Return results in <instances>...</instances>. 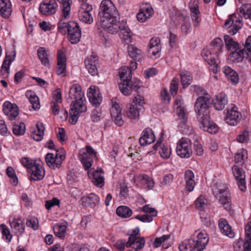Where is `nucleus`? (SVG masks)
Returning a JSON list of instances; mask_svg holds the SVG:
<instances>
[{
  "label": "nucleus",
  "mask_w": 251,
  "mask_h": 251,
  "mask_svg": "<svg viewBox=\"0 0 251 251\" xmlns=\"http://www.w3.org/2000/svg\"><path fill=\"white\" fill-rule=\"evenodd\" d=\"M136 63L134 61H130V68L127 66L122 67L119 70L120 81L119 87L121 92L125 96L130 95L133 90H137L141 85L139 80L131 79V70L136 69Z\"/></svg>",
  "instance_id": "nucleus-1"
},
{
  "label": "nucleus",
  "mask_w": 251,
  "mask_h": 251,
  "mask_svg": "<svg viewBox=\"0 0 251 251\" xmlns=\"http://www.w3.org/2000/svg\"><path fill=\"white\" fill-rule=\"evenodd\" d=\"M209 241L205 231H201L185 240L179 246L180 251H201L205 249Z\"/></svg>",
  "instance_id": "nucleus-2"
},
{
  "label": "nucleus",
  "mask_w": 251,
  "mask_h": 251,
  "mask_svg": "<svg viewBox=\"0 0 251 251\" xmlns=\"http://www.w3.org/2000/svg\"><path fill=\"white\" fill-rule=\"evenodd\" d=\"M100 19L102 28L119 19L118 10L111 0H103L100 5Z\"/></svg>",
  "instance_id": "nucleus-3"
},
{
  "label": "nucleus",
  "mask_w": 251,
  "mask_h": 251,
  "mask_svg": "<svg viewBox=\"0 0 251 251\" xmlns=\"http://www.w3.org/2000/svg\"><path fill=\"white\" fill-rule=\"evenodd\" d=\"M212 101L210 95L206 92L204 93V95L197 98L195 106V111L197 114V119H199V117L203 118L208 116L207 114V111L212 104Z\"/></svg>",
  "instance_id": "nucleus-4"
},
{
  "label": "nucleus",
  "mask_w": 251,
  "mask_h": 251,
  "mask_svg": "<svg viewBox=\"0 0 251 251\" xmlns=\"http://www.w3.org/2000/svg\"><path fill=\"white\" fill-rule=\"evenodd\" d=\"M60 4L62 18L58 25L59 32L62 33L66 32V28L68 29V24L65 20L69 19L70 17L71 6L72 3L71 0H57Z\"/></svg>",
  "instance_id": "nucleus-5"
},
{
  "label": "nucleus",
  "mask_w": 251,
  "mask_h": 251,
  "mask_svg": "<svg viewBox=\"0 0 251 251\" xmlns=\"http://www.w3.org/2000/svg\"><path fill=\"white\" fill-rule=\"evenodd\" d=\"M96 154L97 152L90 146H87L85 149L79 150L78 159L85 170H89L91 168L93 158L96 157Z\"/></svg>",
  "instance_id": "nucleus-6"
},
{
  "label": "nucleus",
  "mask_w": 251,
  "mask_h": 251,
  "mask_svg": "<svg viewBox=\"0 0 251 251\" xmlns=\"http://www.w3.org/2000/svg\"><path fill=\"white\" fill-rule=\"evenodd\" d=\"M176 151L177 155L181 158H189L192 154V143L187 138H181L177 143Z\"/></svg>",
  "instance_id": "nucleus-7"
},
{
  "label": "nucleus",
  "mask_w": 251,
  "mask_h": 251,
  "mask_svg": "<svg viewBox=\"0 0 251 251\" xmlns=\"http://www.w3.org/2000/svg\"><path fill=\"white\" fill-rule=\"evenodd\" d=\"M241 119L242 114L238 107L234 104H231L226 109V116L225 117L226 123L230 126H234L240 123Z\"/></svg>",
  "instance_id": "nucleus-8"
},
{
  "label": "nucleus",
  "mask_w": 251,
  "mask_h": 251,
  "mask_svg": "<svg viewBox=\"0 0 251 251\" xmlns=\"http://www.w3.org/2000/svg\"><path fill=\"white\" fill-rule=\"evenodd\" d=\"M68 40L72 44L77 43L80 41L81 31L77 23L74 21L68 24Z\"/></svg>",
  "instance_id": "nucleus-9"
},
{
  "label": "nucleus",
  "mask_w": 251,
  "mask_h": 251,
  "mask_svg": "<svg viewBox=\"0 0 251 251\" xmlns=\"http://www.w3.org/2000/svg\"><path fill=\"white\" fill-rule=\"evenodd\" d=\"M92 9L91 5L82 2L78 13L79 20L85 24H91L93 22V18L90 14Z\"/></svg>",
  "instance_id": "nucleus-10"
},
{
  "label": "nucleus",
  "mask_w": 251,
  "mask_h": 251,
  "mask_svg": "<svg viewBox=\"0 0 251 251\" xmlns=\"http://www.w3.org/2000/svg\"><path fill=\"white\" fill-rule=\"evenodd\" d=\"M65 155L63 153L56 152L54 156L53 153H48L45 156V160L47 164L51 168H59L65 159Z\"/></svg>",
  "instance_id": "nucleus-11"
},
{
  "label": "nucleus",
  "mask_w": 251,
  "mask_h": 251,
  "mask_svg": "<svg viewBox=\"0 0 251 251\" xmlns=\"http://www.w3.org/2000/svg\"><path fill=\"white\" fill-rule=\"evenodd\" d=\"M57 0H45L40 4L39 10L42 14L46 16L52 15L56 12L58 7Z\"/></svg>",
  "instance_id": "nucleus-12"
},
{
  "label": "nucleus",
  "mask_w": 251,
  "mask_h": 251,
  "mask_svg": "<svg viewBox=\"0 0 251 251\" xmlns=\"http://www.w3.org/2000/svg\"><path fill=\"white\" fill-rule=\"evenodd\" d=\"M217 197L219 198V202L222 205L225 209L229 210L231 205L230 194L226 187L220 189L216 194Z\"/></svg>",
  "instance_id": "nucleus-13"
},
{
  "label": "nucleus",
  "mask_w": 251,
  "mask_h": 251,
  "mask_svg": "<svg viewBox=\"0 0 251 251\" xmlns=\"http://www.w3.org/2000/svg\"><path fill=\"white\" fill-rule=\"evenodd\" d=\"M88 97L90 102L92 105L97 107L101 104L102 100L101 94L99 88L95 86H92L89 88Z\"/></svg>",
  "instance_id": "nucleus-14"
},
{
  "label": "nucleus",
  "mask_w": 251,
  "mask_h": 251,
  "mask_svg": "<svg viewBox=\"0 0 251 251\" xmlns=\"http://www.w3.org/2000/svg\"><path fill=\"white\" fill-rule=\"evenodd\" d=\"M233 176L237 181L238 188L242 192H245L246 190L245 182V175L242 169L237 166H234L232 168Z\"/></svg>",
  "instance_id": "nucleus-15"
},
{
  "label": "nucleus",
  "mask_w": 251,
  "mask_h": 251,
  "mask_svg": "<svg viewBox=\"0 0 251 251\" xmlns=\"http://www.w3.org/2000/svg\"><path fill=\"white\" fill-rule=\"evenodd\" d=\"M198 120L200 122L201 128L203 131H207L210 134H216L218 132V126L215 123L209 121L208 116L203 118L199 117Z\"/></svg>",
  "instance_id": "nucleus-16"
},
{
  "label": "nucleus",
  "mask_w": 251,
  "mask_h": 251,
  "mask_svg": "<svg viewBox=\"0 0 251 251\" xmlns=\"http://www.w3.org/2000/svg\"><path fill=\"white\" fill-rule=\"evenodd\" d=\"M234 18L235 14L230 15L225 23V27L229 28L228 32L232 35L236 34L242 25L240 19L235 20Z\"/></svg>",
  "instance_id": "nucleus-17"
},
{
  "label": "nucleus",
  "mask_w": 251,
  "mask_h": 251,
  "mask_svg": "<svg viewBox=\"0 0 251 251\" xmlns=\"http://www.w3.org/2000/svg\"><path fill=\"white\" fill-rule=\"evenodd\" d=\"M118 20L113 22H110L107 25V27H104L103 28L108 32L114 34L120 31V33L125 30H129L128 27L126 25V22L123 20L121 22L118 23Z\"/></svg>",
  "instance_id": "nucleus-18"
},
{
  "label": "nucleus",
  "mask_w": 251,
  "mask_h": 251,
  "mask_svg": "<svg viewBox=\"0 0 251 251\" xmlns=\"http://www.w3.org/2000/svg\"><path fill=\"white\" fill-rule=\"evenodd\" d=\"M3 111L10 120H14L19 115L18 106L8 101L4 102L3 104Z\"/></svg>",
  "instance_id": "nucleus-19"
},
{
  "label": "nucleus",
  "mask_w": 251,
  "mask_h": 251,
  "mask_svg": "<svg viewBox=\"0 0 251 251\" xmlns=\"http://www.w3.org/2000/svg\"><path fill=\"white\" fill-rule=\"evenodd\" d=\"M155 140V136L152 130L147 127L145 128L141 134V136L139 139V142L141 146H145L153 143Z\"/></svg>",
  "instance_id": "nucleus-20"
},
{
  "label": "nucleus",
  "mask_w": 251,
  "mask_h": 251,
  "mask_svg": "<svg viewBox=\"0 0 251 251\" xmlns=\"http://www.w3.org/2000/svg\"><path fill=\"white\" fill-rule=\"evenodd\" d=\"M98 57L97 55L93 54L88 56L84 61V63L88 72L92 75H95L98 74L96 65L98 63Z\"/></svg>",
  "instance_id": "nucleus-21"
},
{
  "label": "nucleus",
  "mask_w": 251,
  "mask_h": 251,
  "mask_svg": "<svg viewBox=\"0 0 251 251\" xmlns=\"http://www.w3.org/2000/svg\"><path fill=\"white\" fill-rule=\"evenodd\" d=\"M57 75L64 76L66 74V58L64 53L59 51L57 54V64L56 70Z\"/></svg>",
  "instance_id": "nucleus-22"
},
{
  "label": "nucleus",
  "mask_w": 251,
  "mask_h": 251,
  "mask_svg": "<svg viewBox=\"0 0 251 251\" xmlns=\"http://www.w3.org/2000/svg\"><path fill=\"white\" fill-rule=\"evenodd\" d=\"M189 7L191 12L194 25L198 26L201 20L200 17L198 1L197 0H191L189 3Z\"/></svg>",
  "instance_id": "nucleus-23"
},
{
  "label": "nucleus",
  "mask_w": 251,
  "mask_h": 251,
  "mask_svg": "<svg viewBox=\"0 0 251 251\" xmlns=\"http://www.w3.org/2000/svg\"><path fill=\"white\" fill-rule=\"evenodd\" d=\"M103 171L101 169L95 171H88V175L90 178H92V181L96 186L101 187L104 184V177L102 175Z\"/></svg>",
  "instance_id": "nucleus-24"
},
{
  "label": "nucleus",
  "mask_w": 251,
  "mask_h": 251,
  "mask_svg": "<svg viewBox=\"0 0 251 251\" xmlns=\"http://www.w3.org/2000/svg\"><path fill=\"white\" fill-rule=\"evenodd\" d=\"M182 100L181 97L177 98L175 100V105L176 106V112L179 120L181 121V124L183 125H185L187 120V117Z\"/></svg>",
  "instance_id": "nucleus-25"
},
{
  "label": "nucleus",
  "mask_w": 251,
  "mask_h": 251,
  "mask_svg": "<svg viewBox=\"0 0 251 251\" xmlns=\"http://www.w3.org/2000/svg\"><path fill=\"white\" fill-rule=\"evenodd\" d=\"M85 98L84 93L81 91V86L77 84H73L70 88L68 99L82 100Z\"/></svg>",
  "instance_id": "nucleus-26"
},
{
  "label": "nucleus",
  "mask_w": 251,
  "mask_h": 251,
  "mask_svg": "<svg viewBox=\"0 0 251 251\" xmlns=\"http://www.w3.org/2000/svg\"><path fill=\"white\" fill-rule=\"evenodd\" d=\"M214 108L217 110H222L228 103L227 96L225 93H220L215 96V98L212 100Z\"/></svg>",
  "instance_id": "nucleus-27"
},
{
  "label": "nucleus",
  "mask_w": 251,
  "mask_h": 251,
  "mask_svg": "<svg viewBox=\"0 0 251 251\" xmlns=\"http://www.w3.org/2000/svg\"><path fill=\"white\" fill-rule=\"evenodd\" d=\"M28 172L31 174V178L34 181L41 180L45 176V171L42 166L37 163L33 165Z\"/></svg>",
  "instance_id": "nucleus-28"
},
{
  "label": "nucleus",
  "mask_w": 251,
  "mask_h": 251,
  "mask_svg": "<svg viewBox=\"0 0 251 251\" xmlns=\"http://www.w3.org/2000/svg\"><path fill=\"white\" fill-rule=\"evenodd\" d=\"M142 108L133 104H129L126 106V115L132 121H138L139 119V113Z\"/></svg>",
  "instance_id": "nucleus-29"
},
{
  "label": "nucleus",
  "mask_w": 251,
  "mask_h": 251,
  "mask_svg": "<svg viewBox=\"0 0 251 251\" xmlns=\"http://www.w3.org/2000/svg\"><path fill=\"white\" fill-rule=\"evenodd\" d=\"M244 58H247V55L242 48L231 51L228 56V59L232 63L241 62Z\"/></svg>",
  "instance_id": "nucleus-30"
},
{
  "label": "nucleus",
  "mask_w": 251,
  "mask_h": 251,
  "mask_svg": "<svg viewBox=\"0 0 251 251\" xmlns=\"http://www.w3.org/2000/svg\"><path fill=\"white\" fill-rule=\"evenodd\" d=\"M85 98L82 100H76L72 102L71 106V111L73 113L80 114L85 112L87 110V107L85 104Z\"/></svg>",
  "instance_id": "nucleus-31"
},
{
  "label": "nucleus",
  "mask_w": 251,
  "mask_h": 251,
  "mask_svg": "<svg viewBox=\"0 0 251 251\" xmlns=\"http://www.w3.org/2000/svg\"><path fill=\"white\" fill-rule=\"evenodd\" d=\"M219 227L221 232L226 236L229 238H233L235 233L231 229L228 222L224 219H220L219 221Z\"/></svg>",
  "instance_id": "nucleus-32"
},
{
  "label": "nucleus",
  "mask_w": 251,
  "mask_h": 251,
  "mask_svg": "<svg viewBox=\"0 0 251 251\" xmlns=\"http://www.w3.org/2000/svg\"><path fill=\"white\" fill-rule=\"evenodd\" d=\"M11 228L19 235H21L25 231V225L21 219H13L12 221L9 220Z\"/></svg>",
  "instance_id": "nucleus-33"
},
{
  "label": "nucleus",
  "mask_w": 251,
  "mask_h": 251,
  "mask_svg": "<svg viewBox=\"0 0 251 251\" xmlns=\"http://www.w3.org/2000/svg\"><path fill=\"white\" fill-rule=\"evenodd\" d=\"M201 56L207 63L210 65H213L217 70L218 66L216 55L213 53L210 50L203 49L201 52Z\"/></svg>",
  "instance_id": "nucleus-34"
},
{
  "label": "nucleus",
  "mask_w": 251,
  "mask_h": 251,
  "mask_svg": "<svg viewBox=\"0 0 251 251\" xmlns=\"http://www.w3.org/2000/svg\"><path fill=\"white\" fill-rule=\"evenodd\" d=\"M11 2L9 0H0V14L4 18H8L12 13Z\"/></svg>",
  "instance_id": "nucleus-35"
},
{
  "label": "nucleus",
  "mask_w": 251,
  "mask_h": 251,
  "mask_svg": "<svg viewBox=\"0 0 251 251\" xmlns=\"http://www.w3.org/2000/svg\"><path fill=\"white\" fill-rule=\"evenodd\" d=\"M223 71L228 80L233 84H236L239 81L238 73L228 66H225Z\"/></svg>",
  "instance_id": "nucleus-36"
},
{
  "label": "nucleus",
  "mask_w": 251,
  "mask_h": 251,
  "mask_svg": "<svg viewBox=\"0 0 251 251\" xmlns=\"http://www.w3.org/2000/svg\"><path fill=\"white\" fill-rule=\"evenodd\" d=\"M237 13L241 19L244 17L246 19L251 20V3L243 4L237 9Z\"/></svg>",
  "instance_id": "nucleus-37"
},
{
  "label": "nucleus",
  "mask_w": 251,
  "mask_h": 251,
  "mask_svg": "<svg viewBox=\"0 0 251 251\" xmlns=\"http://www.w3.org/2000/svg\"><path fill=\"white\" fill-rule=\"evenodd\" d=\"M210 47V50L213 52V54L216 55V56H217L222 52L223 49V42L221 38H216L211 42Z\"/></svg>",
  "instance_id": "nucleus-38"
},
{
  "label": "nucleus",
  "mask_w": 251,
  "mask_h": 251,
  "mask_svg": "<svg viewBox=\"0 0 251 251\" xmlns=\"http://www.w3.org/2000/svg\"><path fill=\"white\" fill-rule=\"evenodd\" d=\"M245 241L243 247L244 251H251V222L245 227Z\"/></svg>",
  "instance_id": "nucleus-39"
},
{
  "label": "nucleus",
  "mask_w": 251,
  "mask_h": 251,
  "mask_svg": "<svg viewBox=\"0 0 251 251\" xmlns=\"http://www.w3.org/2000/svg\"><path fill=\"white\" fill-rule=\"evenodd\" d=\"M159 146H160V149L159 152L161 157L164 159L169 158L171 154V149L167 146L161 145V141L160 139H159L157 143L153 146V148L157 149Z\"/></svg>",
  "instance_id": "nucleus-40"
},
{
  "label": "nucleus",
  "mask_w": 251,
  "mask_h": 251,
  "mask_svg": "<svg viewBox=\"0 0 251 251\" xmlns=\"http://www.w3.org/2000/svg\"><path fill=\"white\" fill-rule=\"evenodd\" d=\"M26 98L28 99L32 105L33 109H39L40 107L39 98L36 95L34 92L28 91L25 93Z\"/></svg>",
  "instance_id": "nucleus-41"
},
{
  "label": "nucleus",
  "mask_w": 251,
  "mask_h": 251,
  "mask_svg": "<svg viewBox=\"0 0 251 251\" xmlns=\"http://www.w3.org/2000/svg\"><path fill=\"white\" fill-rule=\"evenodd\" d=\"M181 82L183 88L187 87L192 82V77L186 70H181L180 72Z\"/></svg>",
  "instance_id": "nucleus-42"
},
{
  "label": "nucleus",
  "mask_w": 251,
  "mask_h": 251,
  "mask_svg": "<svg viewBox=\"0 0 251 251\" xmlns=\"http://www.w3.org/2000/svg\"><path fill=\"white\" fill-rule=\"evenodd\" d=\"M224 39L227 49L231 51L236 50L242 48L240 47L238 43L235 41L233 38L229 35H225Z\"/></svg>",
  "instance_id": "nucleus-43"
},
{
  "label": "nucleus",
  "mask_w": 251,
  "mask_h": 251,
  "mask_svg": "<svg viewBox=\"0 0 251 251\" xmlns=\"http://www.w3.org/2000/svg\"><path fill=\"white\" fill-rule=\"evenodd\" d=\"M110 112L112 118L115 121V123L119 126H123L124 122L122 118L121 111L110 108Z\"/></svg>",
  "instance_id": "nucleus-44"
},
{
  "label": "nucleus",
  "mask_w": 251,
  "mask_h": 251,
  "mask_svg": "<svg viewBox=\"0 0 251 251\" xmlns=\"http://www.w3.org/2000/svg\"><path fill=\"white\" fill-rule=\"evenodd\" d=\"M117 214L122 218H127L130 217L132 211L130 208L126 206H120L116 209Z\"/></svg>",
  "instance_id": "nucleus-45"
},
{
  "label": "nucleus",
  "mask_w": 251,
  "mask_h": 251,
  "mask_svg": "<svg viewBox=\"0 0 251 251\" xmlns=\"http://www.w3.org/2000/svg\"><path fill=\"white\" fill-rule=\"evenodd\" d=\"M37 54L39 60L43 65L45 66H48L49 65V60L48 54L44 48L41 47L38 49Z\"/></svg>",
  "instance_id": "nucleus-46"
},
{
  "label": "nucleus",
  "mask_w": 251,
  "mask_h": 251,
  "mask_svg": "<svg viewBox=\"0 0 251 251\" xmlns=\"http://www.w3.org/2000/svg\"><path fill=\"white\" fill-rule=\"evenodd\" d=\"M247 158V151L245 149L238 151L235 155V161L237 163L243 164Z\"/></svg>",
  "instance_id": "nucleus-47"
},
{
  "label": "nucleus",
  "mask_w": 251,
  "mask_h": 251,
  "mask_svg": "<svg viewBox=\"0 0 251 251\" xmlns=\"http://www.w3.org/2000/svg\"><path fill=\"white\" fill-rule=\"evenodd\" d=\"M25 131V125L24 123L20 122L19 124H16L13 126V133L17 136L23 135Z\"/></svg>",
  "instance_id": "nucleus-48"
},
{
  "label": "nucleus",
  "mask_w": 251,
  "mask_h": 251,
  "mask_svg": "<svg viewBox=\"0 0 251 251\" xmlns=\"http://www.w3.org/2000/svg\"><path fill=\"white\" fill-rule=\"evenodd\" d=\"M16 53L13 54V58H11L9 56H6L1 66V72L2 74H7L9 73V66L12 61L14 60Z\"/></svg>",
  "instance_id": "nucleus-49"
},
{
  "label": "nucleus",
  "mask_w": 251,
  "mask_h": 251,
  "mask_svg": "<svg viewBox=\"0 0 251 251\" xmlns=\"http://www.w3.org/2000/svg\"><path fill=\"white\" fill-rule=\"evenodd\" d=\"M67 228V222L63 223L59 226H56L54 228V232L55 235L60 238L65 236Z\"/></svg>",
  "instance_id": "nucleus-50"
},
{
  "label": "nucleus",
  "mask_w": 251,
  "mask_h": 251,
  "mask_svg": "<svg viewBox=\"0 0 251 251\" xmlns=\"http://www.w3.org/2000/svg\"><path fill=\"white\" fill-rule=\"evenodd\" d=\"M145 244V240L144 238L142 237L138 240L137 239L135 241L128 242V245L134 249V251H139L144 248Z\"/></svg>",
  "instance_id": "nucleus-51"
},
{
  "label": "nucleus",
  "mask_w": 251,
  "mask_h": 251,
  "mask_svg": "<svg viewBox=\"0 0 251 251\" xmlns=\"http://www.w3.org/2000/svg\"><path fill=\"white\" fill-rule=\"evenodd\" d=\"M36 129H34V130H36L39 131V133H41V134L37 135L36 134H33V139L37 141H41L44 136V130H45V127L44 126V125L42 123L38 122L36 123Z\"/></svg>",
  "instance_id": "nucleus-52"
},
{
  "label": "nucleus",
  "mask_w": 251,
  "mask_h": 251,
  "mask_svg": "<svg viewBox=\"0 0 251 251\" xmlns=\"http://www.w3.org/2000/svg\"><path fill=\"white\" fill-rule=\"evenodd\" d=\"M196 208L199 210H203L207 205V200L203 196H199L195 201Z\"/></svg>",
  "instance_id": "nucleus-53"
},
{
  "label": "nucleus",
  "mask_w": 251,
  "mask_h": 251,
  "mask_svg": "<svg viewBox=\"0 0 251 251\" xmlns=\"http://www.w3.org/2000/svg\"><path fill=\"white\" fill-rule=\"evenodd\" d=\"M86 201L91 207H94L99 203L100 199L97 195L91 193L87 197Z\"/></svg>",
  "instance_id": "nucleus-54"
},
{
  "label": "nucleus",
  "mask_w": 251,
  "mask_h": 251,
  "mask_svg": "<svg viewBox=\"0 0 251 251\" xmlns=\"http://www.w3.org/2000/svg\"><path fill=\"white\" fill-rule=\"evenodd\" d=\"M128 53L132 60L135 61L141 54V51L133 45H130L128 46Z\"/></svg>",
  "instance_id": "nucleus-55"
},
{
  "label": "nucleus",
  "mask_w": 251,
  "mask_h": 251,
  "mask_svg": "<svg viewBox=\"0 0 251 251\" xmlns=\"http://www.w3.org/2000/svg\"><path fill=\"white\" fill-rule=\"evenodd\" d=\"M242 49L244 50L247 58L251 62V36H249L246 39L245 44Z\"/></svg>",
  "instance_id": "nucleus-56"
},
{
  "label": "nucleus",
  "mask_w": 251,
  "mask_h": 251,
  "mask_svg": "<svg viewBox=\"0 0 251 251\" xmlns=\"http://www.w3.org/2000/svg\"><path fill=\"white\" fill-rule=\"evenodd\" d=\"M170 238V235H163L160 237H156L153 242L152 246L154 248L160 247L162 244L168 240Z\"/></svg>",
  "instance_id": "nucleus-57"
},
{
  "label": "nucleus",
  "mask_w": 251,
  "mask_h": 251,
  "mask_svg": "<svg viewBox=\"0 0 251 251\" xmlns=\"http://www.w3.org/2000/svg\"><path fill=\"white\" fill-rule=\"evenodd\" d=\"M140 11L151 17L153 13V10L151 6L148 3H143L141 6Z\"/></svg>",
  "instance_id": "nucleus-58"
},
{
  "label": "nucleus",
  "mask_w": 251,
  "mask_h": 251,
  "mask_svg": "<svg viewBox=\"0 0 251 251\" xmlns=\"http://www.w3.org/2000/svg\"><path fill=\"white\" fill-rule=\"evenodd\" d=\"M0 229L2 232L3 239L7 242H9L12 238V235L10 233L8 227L4 224H2L0 226Z\"/></svg>",
  "instance_id": "nucleus-59"
},
{
  "label": "nucleus",
  "mask_w": 251,
  "mask_h": 251,
  "mask_svg": "<svg viewBox=\"0 0 251 251\" xmlns=\"http://www.w3.org/2000/svg\"><path fill=\"white\" fill-rule=\"evenodd\" d=\"M120 36L124 44H129L131 42V36L130 29H129V30H125L120 33Z\"/></svg>",
  "instance_id": "nucleus-60"
},
{
  "label": "nucleus",
  "mask_w": 251,
  "mask_h": 251,
  "mask_svg": "<svg viewBox=\"0 0 251 251\" xmlns=\"http://www.w3.org/2000/svg\"><path fill=\"white\" fill-rule=\"evenodd\" d=\"M6 174L7 176L11 178V183L14 185H16L18 183V180L13 168L8 167L6 169Z\"/></svg>",
  "instance_id": "nucleus-61"
},
{
  "label": "nucleus",
  "mask_w": 251,
  "mask_h": 251,
  "mask_svg": "<svg viewBox=\"0 0 251 251\" xmlns=\"http://www.w3.org/2000/svg\"><path fill=\"white\" fill-rule=\"evenodd\" d=\"M128 244V241L126 242L125 239H121L116 241L114 243V246L118 251H124L125 247H130Z\"/></svg>",
  "instance_id": "nucleus-62"
},
{
  "label": "nucleus",
  "mask_w": 251,
  "mask_h": 251,
  "mask_svg": "<svg viewBox=\"0 0 251 251\" xmlns=\"http://www.w3.org/2000/svg\"><path fill=\"white\" fill-rule=\"evenodd\" d=\"M142 183L146 185L149 190L151 189L154 185L153 179L147 175H143L142 176Z\"/></svg>",
  "instance_id": "nucleus-63"
},
{
  "label": "nucleus",
  "mask_w": 251,
  "mask_h": 251,
  "mask_svg": "<svg viewBox=\"0 0 251 251\" xmlns=\"http://www.w3.org/2000/svg\"><path fill=\"white\" fill-rule=\"evenodd\" d=\"M26 226L32 228L34 230L38 229V220L35 217H31L27 218L26 222Z\"/></svg>",
  "instance_id": "nucleus-64"
}]
</instances>
